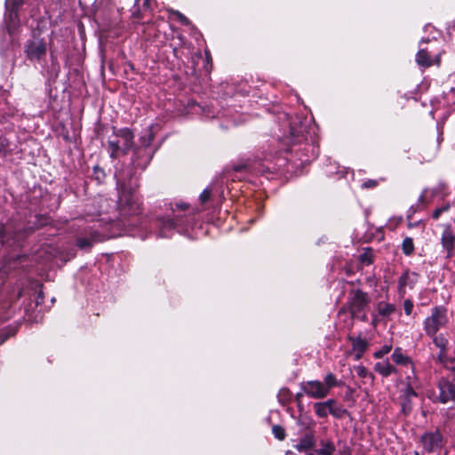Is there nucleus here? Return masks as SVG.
<instances>
[{
    "label": "nucleus",
    "mask_w": 455,
    "mask_h": 455,
    "mask_svg": "<svg viewBox=\"0 0 455 455\" xmlns=\"http://www.w3.org/2000/svg\"><path fill=\"white\" fill-rule=\"evenodd\" d=\"M392 360L399 365H411V370L413 371V363L411 359L403 353L401 347H395L392 354Z\"/></svg>",
    "instance_id": "obj_12"
},
{
    "label": "nucleus",
    "mask_w": 455,
    "mask_h": 455,
    "mask_svg": "<svg viewBox=\"0 0 455 455\" xmlns=\"http://www.w3.org/2000/svg\"><path fill=\"white\" fill-rule=\"evenodd\" d=\"M177 16L182 24H188V20L180 12H177Z\"/></svg>",
    "instance_id": "obj_35"
},
{
    "label": "nucleus",
    "mask_w": 455,
    "mask_h": 455,
    "mask_svg": "<svg viewBox=\"0 0 455 455\" xmlns=\"http://www.w3.org/2000/svg\"><path fill=\"white\" fill-rule=\"evenodd\" d=\"M395 310L396 307L394 304L385 301H380L377 304V311L383 317H389Z\"/></svg>",
    "instance_id": "obj_18"
},
{
    "label": "nucleus",
    "mask_w": 455,
    "mask_h": 455,
    "mask_svg": "<svg viewBox=\"0 0 455 455\" xmlns=\"http://www.w3.org/2000/svg\"><path fill=\"white\" fill-rule=\"evenodd\" d=\"M151 140H152V138L149 137L147 141L143 142L144 144V148L143 149H136L135 153L137 155H139L140 153V151H144L147 155V158L146 160L144 161V164H148L149 162V160L151 159L152 157V154H151V151L148 149V146L150 145L151 143Z\"/></svg>",
    "instance_id": "obj_25"
},
{
    "label": "nucleus",
    "mask_w": 455,
    "mask_h": 455,
    "mask_svg": "<svg viewBox=\"0 0 455 455\" xmlns=\"http://www.w3.org/2000/svg\"><path fill=\"white\" fill-rule=\"evenodd\" d=\"M133 15H136L137 17H140V16H139V13H138V12H137V11H134V12H133Z\"/></svg>",
    "instance_id": "obj_41"
},
{
    "label": "nucleus",
    "mask_w": 455,
    "mask_h": 455,
    "mask_svg": "<svg viewBox=\"0 0 455 455\" xmlns=\"http://www.w3.org/2000/svg\"><path fill=\"white\" fill-rule=\"evenodd\" d=\"M440 241L446 258H452L455 252V228L451 224L443 225Z\"/></svg>",
    "instance_id": "obj_5"
},
{
    "label": "nucleus",
    "mask_w": 455,
    "mask_h": 455,
    "mask_svg": "<svg viewBox=\"0 0 455 455\" xmlns=\"http://www.w3.org/2000/svg\"><path fill=\"white\" fill-rule=\"evenodd\" d=\"M333 404V399H328L325 402L314 403V410L319 418H326L329 414L330 406Z\"/></svg>",
    "instance_id": "obj_17"
},
{
    "label": "nucleus",
    "mask_w": 455,
    "mask_h": 455,
    "mask_svg": "<svg viewBox=\"0 0 455 455\" xmlns=\"http://www.w3.org/2000/svg\"><path fill=\"white\" fill-rule=\"evenodd\" d=\"M339 381L334 374L328 373L323 382L319 380H308L301 383L302 391L310 398L323 399L328 395L330 390L337 387Z\"/></svg>",
    "instance_id": "obj_2"
},
{
    "label": "nucleus",
    "mask_w": 455,
    "mask_h": 455,
    "mask_svg": "<svg viewBox=\"0 0 455 455\" xmlns=\"http://www.w3.org/2000/svg\"><path fill=\"white\" fill-rule=\"evenodd\" d=\"M43 299H44V296H43V292L42 291H39L38 293V297L36 299V304H40L43 302Z\"/></svg>",
    "instance_id": "obj_40"
},
{
    "label": "nucleus",
    "mask_w": 455,
    "mask_h": 455,
    "mask_svg": "<svg viewBox=\"0 0 455 455\" xmlns=\"http://www.w3.org/2000/svg\"><path fill=\"white\" fill-rule=\"evenodd\" d=\"M407 379H408V384H407L406 387L403 390V394L404 396V400L411 401V399L412 397H416L418 395H417L416 391L414 390L411 378L408 377Z\"/></svg>",
    "instance_id": "obj_21"
},
{
    "label": "nucleus",
    "mask_w": 455,
    "mask_h": 455,
    "mask_svg": "<svg viewBox=\"0 0 455 455\" xmlns=\"http://www.w3.org/2000/svg\"><path fill=\"white\" fill-rule=\"evenodd\" d=\"M164 226H165V227H168V228H174V222H173V220H168L164 223Z\"/></svg>",
    "instance_id": "obj_39"
},
{
    "label": "nucleus",
    "mask_w": 455,
    "mask_h": 455,
    "mask_svg": "<svg viewBox=\"0 0 455 455\" xmlns=\"http://www.w3.org/2000/svg\"><path fill=\"white\" fill-rule=\"evenodd\" d=\"M315 437L312 434H307L301 437L294 448L299 452H305L315 446Z\"/></svg>",
    "instance_id": "obj_13"
},
{
    "label": "nucleus",
    "mask_w": 455,
    "mask_h": 455,
    "mask_svg": "<svg viewBox=\"0 0 455 455\" xmlns=\"http://www.w3.org/2000/svg\"><path fill=\"white\" fill-rule=\"evenodd\" d=\"M433 339L434 345L439 348V353L447 352L448 339L443 335L429 336Z\"/></svg>",
    "instance_id": "obj_20"
},
{
    "label": "nucleus",
    "mask_w": 455,
    "mask_h": 455,
    "mask_svg": "<svg viewBox=\"0 0 455 455\" xmlns=\"http://www.w3.org/2000/svg\"><path fill=\"white\" fill-rule=\"evenodd\" d=\"M355 371L358 377L362 379H369L371 382L372 383L374 381V375L370 372L367 368H365L363 365H358L355 367Z\"/></svg>",
    "instance_id": "obj_22"
},
{
    "label": "nucleus",
    "mask_w": 455,
    "mask_h": 455,
    "mask_svg": "<svg viewBox=\"0 0 455 455\" xmlns=\"http://www.w3.org/2000/svg\"><path fill=\"white\" fill-rule=\"evenodd\" d=\"M336 451L334 443L331 440H321L320 448L316 450L318 455H333Z\"/></svg>",
    "instance_id": "obj_19"
},
{
    "label": "nucleus",
    "mask_w": 455,
    "mask_h": 455,
    "mask_svg": "<svg viewBox=\"0 0 455 455\" xmlns=\"http://www.w3.org/2000/svg\"><path fill=\"white\" fill-rule=\"evenodd\" d=\"M6 146L5 140L0 139V154L5 149Z\"/></svg>",
    "instance_id": "obj_36"
},
{
    "label": "nucleus",
    "mask_w": 455,
    "mask_h": 455,
    "mask_svg": "<svg viewBox=\"0 0 455 455\" xmlns=\"http://www.w3.org/2000/svg\"><path fill=\"white\" fill-rule=\"evenodd\" d=\"M134 134L129 128L113 130V134L108 140V150L112 158L126 155L132 148Z\"/></svg>",
    "instance_id": "obj_1"
},
{
    "label": "nucleus",
    "mask_w": 455,
    "mask_h": 455,
    "mask_svg": "<svg viewBox=\"0 0 455 455\" xmlns=\"http://www.w3.org/2000/svg\"><path fill=\"white\" fill-rule=\"evenodd\" d=\"M435 361L448 371L455 372V358L448 355L447 352L438 353L435 356Z\"/></svg>",
    "instance_id": "obj_16"
},
{
    "label": "nucleus",
    "mask_w": 455,
    "mask_h": 455,
    "mask_svg": "<svg viewBox=\"0 0 455 455\" xmlns=\"http://www.w3.org/2000/svg\"><path fill=\"white\" fill-rule=\"evenodd\" d=\"M418 274L415 272L405 271L398 279V292L401 297L406 293V288L412 289L417 283Z\"/></svg>",
    "instance_id": "obj_9"
},
{
    "label": "nucleus",
    "mask_w": 455,
    "mask_h": 455,
    "mask_svg": "<svg viewBox=\"0 0 455 455\" xmlns=\"http://www.w3.org/2000/svg\"><path fill=\"white\" fill-rule=\"evenodd\" d=\"M370 303L369 295L361 291H353L348 298V308L352 316H356L360 312L363 311Z\"/></svg>",
    "instance_id": "obj_4"
},
{
    "label": "nucleus",
    "mask_w": 455,
    "mask_h": 455,
    "mask_svg": "<svg viewBox=\"0 0 455 455\" xmlns=\"http://www.w3.org/2000/svg\"><path fill=\"white\" fill-rule=\"evenodd\" d=\"M211 197V190L208 188H205L199 196V199L202 204L206 203Z\"/></svg>",
    "instance_id": "obj_32"
},
{
    "label": "nucleus",
    "mask_w": 455,
    "mask_h": 455,
    "mask_svg": "<svg viewBox=\"0 0 455 455\" xmlns=\"http://www.w3.org/2000/svg\"><path fill=\"white\" fill-rule=\"evenodd\" d=\"M362 320H363V321L366 320V315H363Z\"/></svg>",
    "instance_id": "obj_43"
},
{
    "label": "nucleus",
    "mask_w": 455,
    "mask_h": 455,
    "mask_svg": "<svg viewBox=\"0 0 455 455\" xmlns=\"http://www.w3.org/2000/svg\"><path fill=\"white\" fill-rule=\"evenodd\" d=\"M374 371L383 377H388L396 372V369L389 363L388 360L376 363L374 364Z\"/></svg>",
    "instance_id": "obj_15"
},
{
    "label": "nucleus",
    "mask_w": 455,
    "mask_h": 455,
    "mask_svg": "<svg viewBox=\"0 0 455 455\" xmlns=\"http://www.w3.org/2000/svg\"><path fill=\"white\" fill-rule=\"evenodd\" d=\"M420 441L424 450L430 453L442 447L443 436L441 433L436 430L434 432L425 433L422 435Z\"/></svg>",
    "instance_id": "obj_7"
},
{
    "label": "nucleus",
    "mask_w": 455,
    "mask_h": 455,
    "mask_svg": "<svg viewBox=\"0 0 455 455\" xmlns=\"http://www.w3.org/2000/svg\"><path fill=\"white\" fill-rule=\"evenodd\" d=\"M416 62L419 66L423 68H428L433 64L439 65L440 64V55H437L435 60H433L426 49H420L416 55Z\"/></svg>",
    "instance_id": "obj_10"
},
{
    "label": "nucleus",
    "mask_w": 455,
    "mask_h": 455,
    "mask_svg": "<svg viewBox=\"0 0 455 455\" xmlns=\"http://www.w3.org/2000/svg\"><path fill=\"white\" fill-rule=\"evenodd\" d=\"M413 302L411 299H405L403 302V309L407 315H411L413 310Z\"/></svg>",
    "instance_id": "obj_31"
},
{
    "label": "nucleus",
    "mask_w": 455,
    "mask_h": 455,
    "mask_svg": "<svg viewBox=\"0 0 455 455\" xmlns=\"http://www.w3.org/2000/svg\"><path fill=\"white\" fill-rule=\"evenodd\" d=\"M451 208V204L449 203H446L444 204H443L442 206L440 207H437L432 213V217L433 219L435 220H437L439 219V217L443 213V212H446L450 210Z\"/></svg>",
    "instance_id": "obj_26"
},
{
    "label": "nucleus",
    "mask_w": 455,
    "mask_h": 455,
    "mask_svg": "<svg viewBox=\"0 0 455 455\" xmlns=\"http://www.w3.org/2000/svg\"><path fill=\"white\" fill-rule=\"evenodd\" d=\"M392 350V345H384L379 350L373 354L375 358H381Z\"/></svg>",
    "instance_id": "obj_30"
},
{
    "label": "nucleus",
    "mask_w": 455,
    "mask_h": 455,
    "mask_svg": "<svg viewBox=\"0 0 455 455\" xmlns=\"http://www.w3.org/2000/svg\"><path fill=\"white\" fill-rule=\"evenodd\" d=\"M416 224H411V223H409V227L411 228V227H414Z\"/></svg>",
    "instance_id": "obj_42"
},
{
    "label": "nucleus",
    "mask_w": 455,
    "mask_h": 455,
    "mask_svg": "<svg viewBox=\"0 0 455 455\" xmlns=\"http://www.w3.org/2000/svg\"><path fill=\"white\" fill-rule=\"evenodd\" d=\"M411 401L404 400L403 403L402 404V411H403L404 414H407L411 411Z\"/></svg>",
    "instance_id": "obj_33"
},
{
    "label": "nucleus",
    "mask_w": 455,
    "mask_h": 455,
    "mask_svg": "<svg viewBox=\"0 0 455 455\" xmlns=\"http://www.w3.org/2000/svg\"><path fill=\"white\" fill-rule=\"evenodd\" d=\"M46 52V46L43 42H33L27 48V55L30 60H39Z\"/></svg>",
    "instance_id": "obj_11"
},
{
    "label": "nucleus",
    "mask_w": 455,
    "mask_h": 455,
    "mask_svg": "<svg viewBox=\"0 0 455 455\" xmlns=\"http://www.w3.org/2000/svg\"><path fill=\"white\" fill-rule=\"evenodd\" d=\"M119 206L123 212L128 214L137 213L139 202L132 191L122 188L119 194Z\"/></svg>",
    "instance_id": "obj_6"
},
{
    "label": "nucleus",
    "mask_w": 455,
    "mask_h": 455,
    "mask_svg": "<svg viewBox=\"0 0 455 455\" xmlns=\"http://www.w3.org/2000/svg\"><path fill=\"white\" fill-rule=\"evenodd\" d=\"M272 432L278 440H283L285 437V430L281 426L275 425L272 427Z\"/></svg>",
    "instance_id": "obj_28"
},
{
    "label": "nucleus",
    "mask_w": 455,
    "mask_h": 455,
    "mask_svg": "<svg viewBox=\"0 0 455 455\" xmlns=\"http://www.w3.org/2000/svg\"><path fill=\"white\" fill-rule=\"evenodd\" d=\"M414 455H419V453L418 451H415Z\"/></svg>",
    "instance_id": "obj_44"
},
{
    "label": "nucleus",
    "mask_w": 455,
    "mask_h": 455,
    "mask_svg": "<svg viewBox=\"0 0 455 455\" xmlns=\"http://www.w3.org/2000/svg\"><path fill=\"white\" fill-rule=\"evenodd\" d=\"M346 412V410L342 406L338 405L336 401L333 399V404L330 406L329 414L339 419L343 417Z\"/></svg>",
    "instance_id": "obj_23"
},
{
    "label": "nucleus",
    "mask_w": 455,
    "mask_h": 455,
    "mask_svg": "<svg viewBox=\"0 0 455 455\" xmlns=\"http://www.w3.org/2000/svg\"><path fill=\"white\" fill-rule=\"evenodd\" d=\"M438 388H439V396L438 400L442 403H446L448 402L455 403V384L442 379L438 383Z\"/></svg>",
    "instance_id": "obj_8"
},
{
    "label": "nucleus",
    "mask_w": 455,
    "mask_h": 455,
    "mask_svg": "<svg viewBox=\"0 0 455 455\" xmlns=\"http://www.w3.org/2000/svg\"><path fill=\"white\" fill-rule=\"evenodd\" d=\"M433 194L445 196L448 194L447 185L445 183H439L433 188Z\"/></svg>",
    "instance_id": "obj_27"
},
{
    "label": "nucleus",
    "mask_w": 455,
    "mask_h": 455,
    "mask_svg": "<svg viewBox=\"0 0 455 455\" xmlns=\"http://www.w3.org/2000/svg\"><path fill=\"white\" fill-rule=\"evenodd\" d=\"M352 348L355 355V358L359 360L362 358L367 348V342L362 338H351Z\"/></svg>",
    "instance_id": "obj_14"
},
{
    "label": "nucleus",
    "mask_w": 455,
    "mask_h": 455,
    "mask_svg": "<svg viewBox=\"0 0 455 455\" xmlns=\"http://www.w3.org/2000/svg\"><path fill=\"white\" fill-rule=\"evenodd\" d=\"M93 243V240L86 237L77 239V246L81 249L90 248Z\"/></svg>",
    "instance_id": "obj_29"
},
{
    "label": "nucleus",
    "mask_w": 455,
    "mask_h": 455,
    "mask_svg": "<svg viewBox=\"0 0 455 455\" xmlns=\"http://www.w3.org/2000/svg\"><path fill=\"white\" fill-rule=\"evenodd\" d=\"M176 206H177V208H179L180 210H186L188 207V205L187 204H184V203L177 204Z\"/></svg>",
    "instance_id": "obj_38"
},
{
    "label": "nucleus",
    "mask_w": 455,
    "mask_h": 455,
    "mask_svg": "<svg viewBox=\"0 0 455 455\" xmlns=\"http://www.w3.org/2000/svg\"><path fill=\"white\" fill-rule=\"evenodd\" d=\"M449 323L448 310L443 306H436L431 309L430 315L423 322V329L427 336H435Z\"/></svg>",
    "instance_id": "obj_3"
},
{
    "label": "nucleus",
    "mask_w": 455,
    "mask_h": 455,
    "mask_svg": "<svg viewBox=\"0 0 455 455\" xmlns=\"http://www.w3.org/2000/svg\"><path fill=\"white\" fill-rule=\"evenodd\" d=\"M339 455H351V451L349 448H345L342 451H339Z\"/></svg>",
    "instance_id": "obj_37"
},
{
    "label": "nucleus",
    "mask_w": 455,
    "mask_h": 455,
    "mask_svg": "<svg viewBox=\"0 0 455 455\" xmlns=\"http://www.w3.org/2000/svg\"><path fill=\"white\" fill-rule=\"evenodd\" d=\"M377 186V181L374 180H369L363 184V188H371Z\"/></svg>",
    "instance_id": "obj_34"
},
{
    "label": "nucleus",
    "mask_w": 455,
    "mask_h": 455,
    "mask_svg": "<svg viewBox=\"0 0 455 455\" xmlns=\"http://www.w3.org/2000/svg\"><path fill=\"white\" fill-rule=\"evenodd\" d=\"M402 250L405 255H411L414 251L413 240L411 237L403 239L402 243Z\"/></svg>",
    "instance_id": "obj_24"
}]
</instances>
